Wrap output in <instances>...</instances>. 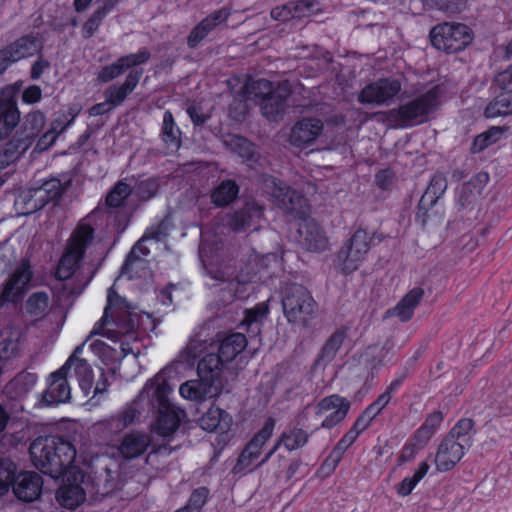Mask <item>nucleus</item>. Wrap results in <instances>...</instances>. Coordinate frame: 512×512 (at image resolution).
Wrapping results in <instances>:
<instances>
[{
  "instance_id": "nucleus-1",
  "label": "nucleus",
  "mask_w": 512,
  "mask_h": 512,
  "mask_svg": "<svg viewBox=\"0 0 512 512\" xmlns=\"http://www.w3.org/2000/svg\"><path fill=\"white\" fill-rule=\"evenodd\" d=\"M126 300L120 297L113 289L108 290L107 306L104 309L102 318L95 324L90 335L84 342L76 346L73 353L69 356L62 367L72 370V366L78 364L79 361H86L78 357L82 353L86 342L95 334H101L113 341L119 340L122 336L134 338L135 330L138 326L137 314L128 311Z\"/></svg>"
},
{
  "instance_id": "nucleus-33",
  "label": "nucleus",
  "mask_w": 512,
  "mask_h": 512,
  "mask_svg": "<svg viewBox=\"0 0 512 512\" xmlns=\"http://www.w3.org/2000/svg\"><path fill=\"white\" fill-rule=\"evenodd\" d=\"M247 345V340L242 333H233L222 340L218 347V354L225 363L231 362Z\"/></svg>"
},
{
  "instance_id": "nucleus-53",
  "label": "nucleus",
  "mask_w": 512,
  "mask_h": 512,
  "mask_svg": "<svg viewBox=\"0 0 512 512\" xmlns=\"http://www.w3.org/2000/svg\"><path fill=\"white\" fill-rule=\"evenodd\" d=\"M436 203L430 202H422L420 199L417 207V212L415 216V221L421 225V227H426L430 222H433L438 218L436 213L433 211V207Z\"/></svg>"
},
{
  "instance_id": "nucleus-60",
  "label": "nucleus",
  "mask_w": 512,
  "mask_h": 512,
  "mask_svg": "<svg viewBox=\"0 0 512 512\" xmlns=\"http://www.w3.org/2000/svg\"><path fill=\"white\" fill-rule=\"evenodd\" d=\"M150 57V51L147 48H142L137 53L122 56L120 59L127 70L131 67L146 63Z\"/></svg>"
},
{
  "instance_id": "nucleus-18",
  "label": "nucleus",
  "mask_w": 512,
  "mask_h": 512,
  "mask_svg": "<svg viewBox=\"0 0 512 512\" xmlns=\"http://www.w3.org/2000/svg\"><path fill=\"white\" fill-rule=\"evenodd\" d=\"M17 88L11 85L0 91V121L3 127L0 129V140L7 138L19 122L20 111L16 102Z\"/></svg>"
},
{
  "instance_id": "nucleus-11",
  "label": "nucleus",
  "mask_w": 512,
  "mask_h": 512,
  "mask_svg": "<svg viewBox=\"0 0 512 512\" xmlns=\"http://www.w3.org/2000/svg\"><path fill=\"white\" fill-rule=\"evenodd\" d=\"M371 240L372 237L367 231L358 229L340 249L338 260L344 274L358 269L370 249Z\"/></svg>"
},
{
  "instance_id": "nucleus-16",
  "label": "nucleus",
  "mask_w": 512,
  "mask_h": 512,
  "mask_svg": "<svg viewBox=\"0 0 512 512\" xmlns=\"http://www.w3.org/2000/svg\"><path fill=\"white\" fill-rule=\"evenodd\" d=\"M351 404L348 399L338 394H332L322 398L315 406L316 416L326 414L321 425L315 429L326 428L331 429L345 419Z\"/></svg>"
},
{
  "instance_id": "nucleus-17",
  "label": "nucleus",
  "mask_w": 512,
  "mask_h": 512,
  "mask_svg": "<svg viewBox=\"0 0 512 512\" xmlns=\"http://www.w3.org/2000/svg\"><path fill=\"white\" fill-rule=\"evenodd\" d=\"M71 371L66 367H60L52 372L47 379V388L42 393V402L46 406L68 403L71 399V387L68 377Z\"/></svg>"
},
{
  "instance_id": "nucleus-5",
  "label": "nucleus",
  "mask_w": 512,
  "mask_h": 512,
  "mask_svg": "<svg viewBox=\"0 0 512 512\" xmlns=\"http://www.w3.org/2000/svg\"><path fill=\"white\" fill-rule=\"evenodd\" d=\"M283 314L291 324L308 327L315 317L318 305L310 291L301 284H285L281 289Z\"/></svg>"
},
{
  "instance_id": "nucleus-64",
  "label": "nucleus",
  "mask_w": 512,
  "mask_h": 512,
  "mask_svg": "<svg viewBox=\"0 0 512 512\" xmlns=\"http://www.w3.org/2000/svg\"><path fill=\"white\" fill-rule=\"evenodd\" d=\"M105 16L98 9L84 23L82 34L84 38H90L99 28Z\"/></svg>"
},
{
  "instance_id": "nucleus-37",
  "label": "nucleus",
  "mask_w": 512,
  "mask_h": 512,
  "mask_svg": "<svg viewBox=\"0 0 512 512\" xmlns=\"http://www.w3.org/2000/svg\"><path fill=\"white\" fill-rule=\"evenodd\" d=\"M26 313L34 320L43 319L50 311V300L46 292L32 293L25 303Z\"/></svg>"
},
{
  "instance_id": "nucleus-6",
  "label": "nucleus",
  "mask_w": 512,
  "mask_h": 512,
  "mask_svg": "<svg viewBox=\"0 0 512 512\" xmlns=\"http://www.w3.org/2000/svg\"><path fill=\"white\" fill-rule=\"evenodd\" d=\"M93 238L94 229L89 224L78 225L70 237L65 252L59 260L55 272L57 280L63 282L72 277Z\"/></svg>"
},
{
  "instance_id": "nucleus-56",
  "label": "nucleus",
  "mask_w": 512,
  "mask_h": 512,
  "mask_svg": "<svg viewBox=\"0 0 512 512\" xmlns=\"http://www.w3.org/2000/svg\"><path fill=\"white\" fill-rule=\"evenodd\" d=\"M364 431L365 429L362 426L358 425V423L355 421L352 427L349 429V431L337 442L334 448L344 455L345 451L356 441L358 436Z\"/></svg>"
},
{
  "instance_id": "nucleus-32",
  "label": "nucleus",
  "mask_w": 512,
  "mask_h": 512,
  "mask_svg": "<svg viewBox=\"0 0 512 512\" xmlns=\"http://www.w3.org/2000/svg\"><path fill=\"white\" fill-rule=\"evenodd\" d=\"M182 132L177 126L171 111L167 110L163 114L160 138L170 153L178 151L182 145Z\"/></svg>"
},
{
  "instance_id": "nucleus-41",
  "label": "nucleus",
  "mask_w": 512,
  "mask_h": 512,
  "mask_svg": "<svg viewBox=\"0 0 512 512\" xmlns=\"http://www.w3.org/2000/svg\"><path fill=\"white\" fill-rule=\"evenodd\" d=\"M209 276L217 281L218 283H227L229 287V298L228 300H232L234 295L233 291L235 288V283L238 282V275L235 267L230 264L221 265L219 267H212L208 270Z\"/></svg>"
},
{
  "instance_id": "nucleus-61",
  "label": "nucleus",
  "mask_w": 512,
  "mask_h": 512,
  "mask_svg": "<svg viewBox=\"0 0 512 512\" xmlns=\"http://www.w3.org/2000/svg\"><path fill=\"white\" fill-rule=\"evenodd\" d=\"M168 232V223L166 221H161L159 224L148 228L142 236V240H155L156 242H160L166 239Z\"/></svg>"
},
{
  "instance_id": "nucleus-3",
  "label": "nucleus",
  "mask_w": 512,
  "mask_h": 512,
  "mask_svg": "<svg viewBox=\"0 0 512 512\" xmlns=\"http://www.w3.org/2000/svg\"><path fill=\"white\" fill-rule=\"evenodd\" d=\"M171 391L172 388L166 379L165 370H162L146 382L138 396L139 399L147 398L152 406L158 408L156 430L162 436L171 435L180 424L179 415L169 401Z\"/></svg>"
},
{
  "instance_id": "nucleus-25",
  "label": "nucleus",
  "mask_w": 512,
  "mask_h": 512,
  "mask_svg": "<svg viewBox=\"0 0 512 512\" xmlns=\"http://www.w3.org/2000/svg\"><path fill=\"white\" fill-rule=\"evenodd\" d=\"M143 74L142 69L131 70L122 84L116 83L107 87L104 91V97L112 107L121 106L127 96L133 92L138 85Z\"/></svg>"
},
{
  "instance_id": "nucleus-42",
  "label": "nucleus",
  "mask_w": 512,
  "mask_h": 512,
  "mask_svg": "<svg viewBox=\"0 0 512 512\" xmlns=\"http://www.w3.org/2000/svg\"><path fill=\"white\" fill-rule=\"evenodd\" d=\"M69 115L71 116V119L62 127H60V123L58 121H54L52 123L51 129L46 131L37 141V144L35 146V151L37 152H43L50 148L55 140L57 139L58 135L66 129L75 119L77 115V111L74 109L69 110Z\"/></svg>"
},
{
  "instance_id": "nucleus-38",
  "label": "nucleus",
  "mask_w": 512,
  "mask_h": 512,
  "mask_svg": "<svg viewBox=\"0 0 512 512\" xmlns=\"http://www.w3.org/2000/svg\"><path fill=\"white\" fill-rule=\"evenodd\" d=\"M57 501L67 509H75L85 501L86 494L80 485H64L56 493Z\"/></svg>"
},
{
  "instance_id": "nucleus-49",
  "label": "nucleus",
  "mask_w": 512,
  "mask_h": 512,
  "mask_svg": "<svg viewBox=\"0 0 512 512\" xmlns=\"http://www.w3.org/2000/svg\"><path fill=\"white\" fill-rule=\"evenodd\" d=\"M72 369L81 390L85 395H88L93 388V371L91 366L87 361H79L78 364L72 366Z\"/></svg>"
},
{
  "instance_id": "nucleus-23",
  "label": "nucleus",
  "mask_w": 512,
  "mask_h": 512,
  "mask_svg": "<svg viewBox=\"0 0 512 512\" xmlns=\"http://www.w3.org/2000/svg\"><path fill=\"white\" fill-rule=\"evenodd\" d=\"M43 486L42 477L32 471L19 473L13 484L12 489L15 496L23 502H33L41 494Z\"/></svg>"
},
{
  "instance_id": "nucleus-12",
  "label": "nucleus",
  "mask_w": 512,
  "mask_h": 512,
  "mask_svg": "<svg viewBox=\"0 0 512 512\" xmlns=\"http://www.w3.org/2000/svg\"><path fill=\"white\" fill-rule=\"evenodd\" d=\"M138 415L139 411L132 405H128L117 414L93 424L92 432L103 443L110 445L122 431L134 423Z\"/></svg>"
},
{
  "instance_id": "nucleus-13",
  "label": "nucleus",
  "mask_w": 512,
  "mask_h": 512,
  "mask_svg": "<svg viewBox=\"0 0 512 512\" xmlns=\"http://www.w3.org/2000/svg\"><path fill=\"white\" fill-rule=\"evenodd\" d=\"M263 190L273 197L276 205L283 211L295 216L303 213L302 206L305 199L284 182L273 176H264Z\"/></svg>"
},
{
  "instance_id": "nucleus-57",
  "label": "nucleus",
  "mask_w": 512,
  "mask_h": 512,
  "mask_svg": "<svg viewBox=\"0 0 512 512\" xmlns=\"http://www.w3.org/2000/svg\"><path fill=\"white\" fill-rule=\"evenodd\" d=\"M390 348L384 346L381 349L369 347L365 353V361L371 366L372 369L382 366L390 353Z\"/></svg>"
},
{
  "instance_id": "nucleus-48",
  "label": "nucleus",
  "mask_w": 512,
  "mask_h": 512,
  "mask_svg": "<svg viewBox=\"0 0 512 512\" xmlns=\"http://www.w3.org/2000/svg\"><path fill=\"white\" fill-rule=\"evenodd\" d=\"M429 464L427 462H421L417 471L412 477H405L397 486L396 491L400 496H408L415 486L424 478L429 471Z\"/></svg>"
},
{
  "instance_id": "nucleus-47",
  "label": "nucleus",
  "mask_w": 512,
  "mask_h": 512,
  "mask_svg": "<svg viewBox=\"0 0 512 512\" xmlns=\"http://www.w3.org/2000/svg\"><path fill=\"white\" fill-rule=\"evenodd\" d=\"M133 194L132 187L124 180L118 181L106 196V205L111 208L122 206L123 202Z\"/></svg>"
},
{
  "instance_id": "nucleus-55",
  "label": "nucleus",
  "mask_w": 512,
  "mask_h": 512,
  "mask_svg": "<svg viewBox=\"0 0 512 512\" xmlns=\"http://www.w3.org/2000/svg\"><path fill=\"white\" fill-rule=\"evenodd\" d=\"M498 133L499 131L497 129H491L476 136L470 148L471 152L473 154L480 153L488 146L495 143Z\"/></svg>"
},
{
  "instance_id": "nucleus-52",
  "label": "nucleus",
  "mask_w": 512,
  "mask_h": 512,
  "mask_svg": "<svg viewBox=\"0 0 512 512\" xmlns=\"http://www.w3.org/2000/svg\"><path fill=\"white\" fill-rule=\"evenodd\" d=\"M15 478L13 463L7 459H0V496L9 491Z\"/></svg>"
},
{
  "instance_id": "nucleus-2",
  "label": "nucleus",
  "mask_w": 512,
  "mask_h": 512,
  "mask_svg": "<svg viewBox=\"0 0 512 512\" xmlns=\"http://www.w3.org/2000/svg\"><path fill=\"white\" fill-rule=\"evenodd\" d=\"M33 465L52 478L60 477L74 462L76 449L60 436L36 438L29 447Z\"/></svg>"
},
{
  "instance_id": "nucleus-7",
  "label": "nucleus",
  "mask_w": 512,
  "mask_h": 512,
  "mask_svg": "<svg viewBox=\"0 0 512 512\" xmlns=\"http://www.w3.org/2000/svg\"><path fill=\"white\" fill-rule=\"evenodd\" d=\"M438 92L436 88L413 100L389 111V117L402 127L422 124L428 120V116L438 106Z\"/></svg>"
},
{
  "instance_id": "nucleus-19",
  "label": "nucleus",
  "mask_w": 512,
  "mask_h": 512,
  "mask_svg": "<svg viewBox=\"0 0 512 512\" xmlns=\"http://www.w3.org/2000/svg\"><path fill=\"white\" fill-rule=\"evenodd\" d=\"M199 379L189 380L179 388L180 395L191 401L202 402L217 396L222 390V382H216L206 375L198 374Z\"/></svg>"
},
{
  "instance_id": "nucleus-59",
  "label": "nucleus",
  "mask_w": 512,
  "mask_h": 512,
  "mask_svg": "<svg viewBox=\"0 0 512 512\" xmlns=\"http://www.w3.org/2000/svg\"><path fill=\"white\" fill-rule=\"evenodd\" d=\"M208 494L209 490L206 487H199L195 489L190 495L188 503L185 505V507L192 512H199L202 506L206 503Z\"/></svg>"
},
{
  "instance_id": "nucleus-54",
  "label": "nucleus",
  "mask_w": 512,
  "mask_h": 512,
  "mask_svg": "<svg viewBox=\"0 0 512 512\" xmlns=\"http://www.w3.org/2000/svg\"><path fill=\"white\" fill-rule=\"evenodd\" d=\"M125 71H126V68L123 65V63L121 62V59L119 58L116 62L103 67L98 72L97 79L101 83H107V82H110V81L118 78Z\"/></svg>"
},
{
  "instance_id": "nucleus-50",
  "label": "nucleus",
  "mask_w": 512,
  "mask_h": 512,
  "mask_svg": "<svg viewBox=\"0 0 512 512\" xmlns=\"http://www.w3.org/2000/svg\"><path fill=\"white\" fill-rule=\"evenodd\" d=\"M480 191L471 183L462 185L457 195V204L460 209L471 210L479 199Z\"/></svg>"
},
{
  "instance_id": "nucleus-14",
  "label": "nucleus",
  "mask_w": 512,
  "mask_h": 512,
  "mask_svg": "<svg viewBox=\"0 0 512 512\" xmlns=\"http://www.w3.org/2000/svg\"><path fill=\"white\" fill-rule=\"evenodd\" d=\"M32 270L27 260L14 270L11 276L0 286V307L7 303H17L26 292L32 279Z\"/></svg>"
},
{
  "instance_id": "nucleus-4",
  "label": "nucleus",
  "mask_w": 512,
  "mask_h": 512,
  "mask_svg": "<svg viewBox=\"0 0 512 512\" xmlns=\"http://www.w3.org/2000/svg\"><path fill=\"white\" fill-rule=\"evenodd\" d=\"M474 421L460 419L438 445L434 463L440 472L451 470L470 449L473 443Z\"/></svg>"
},
{
  "instance_id": "nucleus-58",
  "label": "nucleus",
  "mask_w": 512,
  "mask_h": 512,
  "mask_svg": "<svg viewBox=\"0 0 512 512\" xmlns=\"http://www.w3.org/2000/svg\"><path fill=\"white\" fill-rule=\"evenodd\" d=\"M257 459L254 455H249L244 449L239 455L236 464L234 465L232 472L234 474L245 475L249 472H252L255 467H253L254 461Z\"/></svg>"
},
{
  "instance_id": "nucleus-24",
  "label": "nucleus",
  "mask_w": 512,
  "mask_h": 512,
  "mask_svg": "<svg viewBox=\"0 0 512 512\" xmlns=\"http://www.w3.org/2000/svg\"><path fill=\"white\" fill-rule=\"evenodd\" d=\"M263 216V205L254 200L247 201L240 210L231 215L230 227L234 231H244L251 227L256 230Z\"/></svg>"
},
{
  "instance_id": "nucleus-20",
  "label": "nucleus",
  "mask_w": 512,
  "mask_h": 512,
  "mask_svg": "<svg viewBox=\"0 0 512 512\" xmlns=\"http://www.w3.org/2000/svg\"><path fill=\"white\" fill-rule=\"evenodd\" d=\"M323 129L322 120L312 117L303 118L292 127L289 141L295 147L306 148L319 138Z\"/></svg>"
},
{
  "instance_id": "nucleus-9",
  "label": "nucleus",
  "mask_w": 512,
  "mask_h": 512,
  "mask_svg": "<svg viewBox=\"0 0 512 512\" xmlns=\"http://www.w3.org/2000/svg\"><path fill=\"white\" fill-rule=\"evenodd\" d=\"M66 187L67 183L63 184L58 178L47 179L40 186L21 193L16 204L23 205L24 214H31L42 209L47 203L58 200Z\"/></svg>"
},
{
  "instance_id": "nucleus-31",
  "label": "nucleus",
  "mask_w": 512,
  "mask_h": 512,
  "mask_svg": "<svg viewBox=\"0 0 512 512\" xmlns=\"http://www.w3.org/2000/svg\"><path fill=\"white\" fill-rule=\"evenodd\" d=\"M150 444L151 438L149 435L132 431L123 437L118 449L125 459H134L141 456Z\"/></svg>"
},
{
  "instance_id": "nucleus-27",
  "label": "nucleus",
  "mask_w": 512,
  "mask_h": 512,
  "mask_svg": "<svg viewBox=\"0 0 512 512\" xmlns=\"http://www.w3.org/2000/svg\"><path fill=\"white\" fill-rule=\"evenodd\" d=\"M288 96L289 89L285 84L264 96L260 102L263 115L269 120H277L286 110Z\"/></svg>"
},
{
  "instance_id": "nucleus-28",
  "label": "nucleus",
  "mask_w": 512,
  "mask_h": 512,
  "mask_svg": "<svg viewBox=\"0 0 512 512\" xmlns=\"http://www.w3.org/2000/svg\"><path fill=\"white\" fill-rule=\"evenodd\" d=\"M310 434L302 428L292 427L284 431L276 444L265 455V457L255 466L260 467L266 463L271 456L277 451L280 445H283L288 451L300 449L306 445Z\"/></svg>"
},
{
  "instance_id": "nucleus-45",
  "label": "nucleus",
  "mask_w": 512,
  "mask_h": 512,
  "mask_svg": "<svg viewBox=\"0 0 512 512\" xmlns=\"http://www.w3.org/2000/svg\"><path fill=\"white\" fill-rule=\"evenodd\" d=\"M273 429L274 421L269 419L262 429L247 443L244 450L249 455H254L258 458L261 454L262 447L272 436Z\"/></svg>"
},
{
  "instance_id": "nucleus-26",
  "label": "nucleus",
  "mask_w": 512,
  "mask_h": 512,
  "mask_svg": "<svg viewBox=\"0 0 512 512\" xmlns=\"http://www.w3.org/2000/svg\"><path fill=\"white\" fill-rule=\"evenodd\" d=\"M424 290L421 287H414L394 306L385 312V318L396 317L401 322L409 321L414 310L420 304L424 297Z\"/></svg>"
},
{
  "instance_id": "nucleus-10",
  "label": "nucleus",
  "mask_w": 512,
  "mask_h": 512,
  "mask_svg": "<svg viewBox=\"0 0 512 512\" xmlns=\"http://www.w3.org/2000/svg\"><path fill=\"white\" fill-rule=\"evenodd\" d=\"M402 89V83L394 77L370 82L361 89L357 100L364 105L389 106Z\"/></svg>"
},
{
  "instance_id": "nucleus-15",
  "label": "nucleus",
  "mask_w": 512,
  "mask_h": 512,
  "mask_svg": "<svg viewBox=\"0 0 512 512\" xmlns=\"http://www.w3.org/2000/svg\"><path fill=\"white\" fill-rule=\"evenodd\" d=\"M501 92L485 108V116L494 118L512 114V64L495 77Z\"/></svg>"
},
{
  "instance_id": "nucleus-63",
  "label": "nucleus",
  "mask_w": 512,
  "mask_h": 512,
  "mask_svg": "<svg viewBox=\"0 0 512 512\" xmlns=\"http://www.w3.org/2000/svg\"><path fill=\"white\" fill-rule=\"evenodd\" d=\"M290 5L294 18H302L312 13L317 3L310 0H298L290 1Z\"/></svg>"
},
{
  "instance_id": "nucleus-43",
  "label": "nucleus",
  "mask_w": 512,
  "mask_h": 512,
  "mask_svg": "<svg viewBox=\"0 0 512 512\" xmlns=\"http://www.w3.org/2000/svg\"><path fill=\"white\" fill-rule=\"evenodd\" d=\"M228 414L219 407H211L199 420L200 427L206 431H214L217 428L224 430Z\"/></svg>"
},
{
  "instance_id": "nucleus-46",
  "label": "nucleus",
  "mask_w": 512,
  "mask_h": 512,
  "mask_svg": "<svg viewBox=\"0 0 512 512\" xmlns=\"http://www.w3.org/2000/svg\"><path fill=\"white\" fill-rule=\"evenodd\" d=\"M447 180L442 173H435L423 193L422 202L437 203L447 189Z\"/></svg>"
},
{
  "instance_id": "nucleus-30",
  "label": "nucleus",
  "mask_w": 512,
  "mask_h": 512,
  "mask_svg": "<svg viewBox=\"0 0 512 512\" xmlns=\"http://www.w3.org/2000/svg\"><path fill=\"white\" fill-rule=\"evenodd\" d=\"M6 47L9 51V56L15 63L21 59L39 54L43 49V43L37 36L28 34L20 37Z\"/></svg>"
},
{
  "instance_id": "nucleus-39",
  "label": "nucleus",
  "mask_w": 512,
  "mask_h": 512,
  "mask_svg": "<svg viewBox=\"0 0 512 512\" xmlns=\"http://www.w3.org/2000/svg\"><path fill=\"white\" fill-rule=\"evenodd\" d=\"M345 338L346 334L344 330L335 331L320 350L316 362L323 365L332 362L336 357L337 352L341 348Z\"/></svg>"
},
{
  "instance_id": "nucleus-34",
  "label": "nucleus",
  "mask_w": 512,
  "mask_h": 512,
  "mask_svg": "<svg viewBox=\"0 0 512 512\" xmlns=\"http://www.w3.org/2000/svg\"><path fill=\"white\" fill-rule=\"evenodd\" d=\"M225 364L218 353L209 352L198 362L197 374H202L204 377L207 375L216 382H222L221 376Z\"/></svg>"
},
{
  "instance_id": "nucleus-22",
  "label": "nucleus",
  "mask_w": 512,
  "mask_h": 512,
  "mask_svg": "<svg viewBox=\"0 0 512 512\" xmlns=\"http://www.w3.org/2000/svg\"><path fill=\"white\" fill-rule=\"evenodd\" d=\"M18 128L14 134L22 144H25L28 148L32 146L35 139L39 136L46 124V116L40 110H32L24 115L19 122L16 124ZM17 126H15L16 128Z\"/></svg>"
},
{
  "instance_id": "nucleus-62",
  "label": "nucleus",
  "mask_w": 512,
  "mask_h": 512,
  "mask_svg": "<svg viewBox=\"0 0 512 512\" xmlns=\"http://www.w3.org/2000/svg\"><path fill=\"white\" fill-rule=\"evenodd\" d=\"M248 93L256 98H263L273 92L272 84L266 79H258L247 86Z\"/></svg>"
},
{
  "instance_id": "nucleus-40",
  "label": "nucleus",
  "mask_w": 512,
  "mask_h": 512,
  "mask_svg": "<svg viewBox=\"0 0 512 512\" xmlns=\"http://www.w3.org/2000/svg\"><path fill=\"white\" fill-rule=\"evenodd\" d=\"M29 148L15 136L0 149V169L8 167L24 154Z\"/></svg>"
},
{
  "instance_id": "nucleus-29",
  "label": "nucleus",
  "mask_w": 512,
  "mask_h": 512,
  "mask_svg": "<svg viewBox=\"0 0 512 512\" xmlns=\"http://www.w3.org/2000/svg\"><path fill=\"white\" fill-rule=\"evenodd\" d=\"M298 232L301 237L302 245L309 251L321 252L328 246V239L320 228V226L313 220L304 221Z\"/></svg>"
},
{
  "instance_id": "nucleus-36",
  "label": "nucleus",
  "mask_w": 512,
  "mask_h": 512,
  "mask_svg": "<svg viewBox=\"0 0 512 512\" xmlns=\"http://www.w3.org/2000/svg\"><path fill=\"white\" fill-rule=\"evenodd\" d=\"M21 332L16 327L7 326L0 333V358L14 357L19 350Z\"/></svg>"
},
{
  "instance_id": "nucleus-8",
  "label": "nucleus",
  "mask_w": 512,
  "mask_h": 512,
  "mask_svg": "<svg viewBox=\"0 0 512 512\" xmlns=\"http://www.w3.org/2000/svg\"><path fill=\"white\" fill-rule=\"evenodd\" d=\"M431 44L446 53L462 51L472 41L471 29L462 23H442L430 31Z\"/></svg>"
},
{
  "instance_id": "nucleus-35",
  "label": "nucleus",
  "mask_w": 512,
  "mask_h": 512,
  "mask_svg": "<svg viewBox=\"0 0 512 512\" xmlns=\"http://www.w3.org/2000/svg\"><path fill=\"white\" fill-rule=\"evenodd\" d=\"M238 194V184L234 180L226 179L212 190L211 201L218 207H225L231 204Z\"/></svg>"
},
{
  "instance_id": "nucleus-51",
  "label": "nucleus",
  "mask_w": 512,
  "mask_h": 512,
  "mask_svg": "<svg viewBox=\"0 0 512 512\" xmlns=\"http://www.w3.org/2000/svg\"><path fill=\"white\" fill-rule=\"evenodd\" d=\"M159 183L155 178H147L139 181L133 189V193L141 200L147 201L153 198L158 191Z\"/></svg>"
},
{
  "instance_id": "nucleus-21",
  "label": "nucleus",
  "mask_w": 512,
  "mask_h": 512,
  "mask_svg": "<svg viewBox=\"0 0 512 512\" xmlns=\"http://www.w3.org/2000/svg\"><path fill=\"white\" fill-rule=\"evenodd\" d=\"M231 15V10L222 7L202 19L189 33L187 45L195 49L216 27L226 22Z\"/></svg>"
},
{
  "instance_id": "nucleus-44",
  "label": "nucleus",
  "mask_w": 512,
  "mask_h": 512,
  "mask_svg": "<svg viewBox=\"0 0 512 512\" xmlns=\"http://www.w3.org/2000/svg\"><path fill=\"white\" fill-rule=\"evenodd\" d=\"M145 240L142 238L132 247L131 251L128 253L125 262L121 268V274L127 275L129 279H133L134 275L132 271L134 267H138L144 264V261L140 258L139 253L142 255H148L149 249L145 247L142 243Z\"/></svg>"
}]
</instances>
